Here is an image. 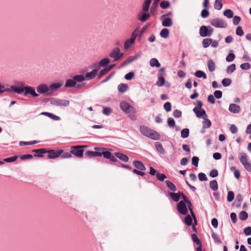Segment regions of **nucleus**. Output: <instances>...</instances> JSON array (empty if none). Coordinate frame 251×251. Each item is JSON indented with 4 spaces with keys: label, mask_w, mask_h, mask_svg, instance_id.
<instances>
[{
    "label": "nucleus",
    "mask_w": 251,
    "mask_h": 251,
    "mask_svg": "<svg viewBox=\"0 0 251 251\" xmlns=\"http://www.w3.org/2000/svg\"><path fill=\"white\" fill-rule=\"evenodd\" d=\"M15 93L21 94L25 92L24 95L27 96L30 95L33 97H37L39 95L36 93L34 87L30 86H24L23 82L21 81H16L15 82Z\"/></svg>",
    "instance_id": "nucleus-1"
},
{
    "label": "nucleus",
    "mask_w": 251,
    "mask_h": 251,
    "mask_svg": "<svg viewBox=\"0 0 251 251\" xmlns=\"http://www.w3.org/2000/svg\"><path fill=\"white\" fill-rule=\"evenodd\" d=\"M141 133L144 136L152 140H158L160 138V134L156 131L145 126L140 127Z\"/></svg>",
    "instance_id": "nucleus-2"
},
{
    "label": "nucleus",
    "mask_w": 251,
    "mask_h": 251,
    "mask_svg": "<svg viewBox=\"0 0 251 251\" xmlns=\"http://www.w3.org/2000/svg\"><path fill=\"white\" fill-rule=\"evenodd\" d=\"M120 107L124 112L128 114L132 120L135 119V114L136 111L134 107L125 101L121 102Z\"/></svg>",
    "instance_id": "nucleus-3"
},
{
    "label": "nucleus",
    "mask_w": 251,
    "mask_h": 251,
    "mask_svg": "<svg viewBox=\"0 0 251 251\" xmlns=\"http://www.w3.org/2000/svg\"><path fill=\"white\" fill-rule=\"evenodd\" d=\"M50 101L51 104L58 106H68L69 105L70 101L66 100H61L56 98H50L47 99Z\"/></svg>",
    "instance_id": "nucleus-4"
},
{
    "label": "nucleus",
    "mask_w": 251,
    "mask_h": 251,
    "mask_svg": "<svg viewBox=\"0 0 251 251\" xmlns=\"http://www.w3.org/2000/svg\"><path fill=\"white\" fill-rule=\"evenodd\" d=\"M210 24L218 28H226L227 24L225 20L221 18H214L211 20Z\"/></svg>",
    "instance_id": "nucleus-5"
},
{
    "label": "nucleus",
    "mask_w": 251,
    "mask_h": 251,
    "mask_svg": "<svg viewBox=\"0 0 251 251\" xmlns=\"http://www.w3.org/2000/svg\"><path fill=\"white\" fill-rule=\"evenodd\" d=\"M213 32V29L211 26L202 25L200 29V34L201 37L210 36Z\"/></svg>",
    "instance_id": "nucleus-6"
},
{
    "label": "nucleus",
    "mask_w": 251,
    "mask_h": 251,
    "mask_svg": "<svg viewBox=\"0 0 251 251\" xmlns=\"http://www.w3.org/2000/svg\"><path fill=\"white\" fill-rule=\"evenodd\" d=\"M37 92L39 94H44L46 96H51L53 93L49 92V87L46 84H41L36 87Z\"/></svg>",
    "instance_id": "nucleus-7"
},
{
    "label": "nucleus",
    "mask_w": 251,
    "mask_h": 251,
    "mask_svg": "<svg viewBox=\"0 0 251 251\" xmlns=\"http://www.w3.org/2000/svg\"><path fill=\"white\" fill-rule=\"evenodd\" d=\"M70 152L78 158H81L83 157L84 150L78 146H73L72 147Z\"/></svg>",
    "instance_id": "nucleus-8"
},
{
    "label": "nucleus",
    "mask_w": 251,
    "mask_h": 251,
    "mask_svg": "<svg viewBox=\"0 0 251 251\" xmlns=\"http://www.w3.org/2000/svg\"><path fill=\"white\" fill-rule=\"evenodd\" d=\"M178 211L182 215H185L188 213V209L185 202L183 201H180L177 205Z\"/></svg>",
    "instance_id": "nucleus-9"
},
{
    "label": "nucleus",
    "mask_w": 251,
    "mask_h": 251,
    "mask_svg": "<svg viewBox=\"0 0 251 251\" xmlns=\"http://www.w3.org/2000/svg\"><path fill=\"white\" fill-rule=\"evenodd\" d=\"M193 110L198 118L205 119L207 117L205 111L202 108L197 109V108H194Z\"/></svg>",
    "instance_id": "nucleus-10"
},
{
    "label": "nucleus",
    "mask_w": 251,
    "mask_h": 251,
    "mask_svg": "<svg viewBox=\"0 0 251 251\" xmlns=\"http://www.w3.org/2000/svg\"><path fill=\"white\" fill-rule=\"evenodd\" d=\"M48 153V157L49 158H55L59 156L62 153V151L50 150L47 151Z\"/></svg>",
    "instance_id": "nucleus-11"
},
{
    "label": "nucleus",
    "mask_w": 251,
    "mask_h": 251,
    "mask_svg": "<svg viewBox=\"0 0 251 251\" xmlns=\"http://www.w3.org/2000/svg\"><path fill=\"white\" fill-rule=\"evenodd\" d=\"M228 110L232 113H238L241 111V107L236 104L232 103L229 105Z\"/></svg>",
    "instance_id": "nucleus-12"
},
{
    "label": "nucleus",
    "mask_w": 251,
    "mask_h": 251,
    "mask_svg": "<svg viewBox=\"0 0 251 251\" xmlns=\"http://www.w3.org/2000/svg\"><path fill=\"white\" fill-rule=\"evenodd\" d=\"M15 86L11 85L10 88H5L4 86L0 83V94L5 92L15 93Z\"/></svg>",
    "instance_id": "nucleus-13"
},
{
    "label": "nucleus",
    "mask_w": 251,
    "mask_h": 251,
    "mask_svg": "<svg viewBox=\"0 0 251 251\" xmlns=\"http://www.w3.org/2000/svg\"><path fill=\"white\" fill-rule=\"evenodd\" d=\"M99 70V68H98L96 67V68L94 70H93L92 71L87 73L85 75V78H86L88 79H91L94 78L97 75V74Z\"/></svg>",
    "instance_id": "nucleus-14"
},
{
    "label": "nucleus",
    "mask_w": 251,
    "mask_h": 251,
    "mask_svg": "<svg viewBox=\"0 0 251 251\" xmlns=\"http://www.w3.org/2000/svg\"><path fill=\"white\" fill-rule=\"evenodd\" d=\"M133 164L134 166L138 170H141V171H145L146 170V168L143 163L138 160L134 161L133 162Z\"/></svg>",
    "instance_id": "nucleus-15"
},
{
    "label": "nucleus",
    "mask_w": 251,
    "mask_h": 251,
    "mask_svg": "<svg viewBox=\"0 0 251 251\" xmlns=\"http://www.w3.org/2000/svg\"><path fill=\"white\" fill-rule=\"evenodd\" d=\"M119 53V48H116L112 50V51L110 53L109 56L111 58H114V60L115 61L119 60L118 55Z\"/></svg>",
    "instance_id": "nucleus-16"
},
{
    "label": "nucleus",
    "mask_w": 251,
    "mask_h": 251,
    "mask_svg": "<svg viewBox=\"0 0 251 251\" xmlns=\"http://www.w3.org/2000/svg\"><path fill=\"white\" fill-rule=\"evenodd\" d=\"M115 155L116 156V157H117L118 158H119V159H120L121 160H122L125 162H127L129 160L128 157L127 155H126V154H124L122 153L116 152L115 153Z\"/></svg>",
    "instance_id": "nucleus-17"
},
{
    "label": "nucleus",
    "mask_w": 251,
    "mask_h": 251,
    "mask_svg": "<svg viewBox=\"0 0 251 251\" xmlns=\"http://www.w3.org/2000/svg\"><path fill=\"white\" fill-rule=\"evenodd\" d=\"M61 86L62 84L60 83H54L51 84L50 86H48L49 92L52 93L53 91L59 88Z\"/></svg>",
    "instance_id": "nucleus-18"
},
{
    "label": "nucleus",
    "mask_w": 251,
    "mask_h": 251,
    "mask_svg": "<svg viewBox=\"0 0 251 251\" xmlns=\"http://www.w3.org/2000/svg\"><path fill=\"white\" fill-rule=\"evenodd\" d=\"M85 154L88 157L101 156V152L100 151H87Z\"/></svg>",
    "instance_id": "nucleus-19"
},
{
    "label": "nucleus",
    "mask_w": 251,
    "mask_h": 251,
    "mask_svg": "<svg viewBox=\"0 0 251 251\" xmlns=\"http://www.w3.org/2000/svg\"><path fill=\"white\" fill-rule=\"evenodd\" d=\"M239 160L243 166L249 162L247 156L245 153H242L240 154Z\"/></svg>",
    "instance_id": "nucleus-20"
},
{
    "label": "nucleus",
    "mask_w": 251,
    "mask_h": 251,
    "mask_svg": "<svg viewBox=\"0 0 251 251\" xmlns=\"http://www.w3.org/2000/svg\"><path fill=\"white\" fill-rule=\"evenodd\" d=\"M162 25L165 27H170L173 25L172 20L170 18H165L162 22Z\"/></svg>",
    "instance_id": "nucleus-21"
},
{
    "label": "nucleus",
    "mask_w": 251,
    "mask_h": 251,
    "mask_svg": "<svg viewBox=\"0 0 251 251\" xmlns=\"http://www.w3.org/2000/svg\"><path fill=\"white\" fill-rule=\"evenodd\" d=\"M128 88V87L127 84L121 83L118 86V90L120 93H124L127 91Z\"/></svg>",
    "instance_id": "nucleus-22"
},
{
    "label": "nucleus",
    "mask_w": 251,
    "mask_h": 251,
    "mask_svg": "<svg viewBox=\"0 0 251 251\" xmlns=\"http://www.w3.org/2000/svg\"><path fill=\"white\" fill-rule=\"evenodd\" d=\"M207 67L210 72H212L215 70L216 65L214 61L212 59L208 60L207 63Z\"/></svg>",
    "instance_id": "nucleus-23"
},
{
    "label": "nucleus",
    "mask_w": 251,
    "mask_h": 251,
    "mask_svg": "<svg viewBox=\"0 0 251 251\" xmlns=\"http://www.w3.org/2000/svg\"><path fill=\"white\" fill-rule=\"evenodd\" d=\"M32 152H36L38 154H35L34 155V156L36 157H42L43 155L42 154L47 152L46 149H35L32 150Z\"/></svg>",
    "instance_id": "nucleus-24"
},
{
    "label": "nucleus",
    "mask_w": 251,
    "mask_h": 251,
    "mask_svg": "<svg viewBox=\"0 0 251 251\" xmlns=\"http://www.w3.org/2000/svg\"><path fill=\"white\" fill-rule=\"evenodd\" d=\"M110 62V60L108 58H105L101 59L99 62V65L97 66V64H95V66H97V68L98 67L100 68V67H105Z\"/></svg>",
    "instance_id": "nucleus-25"
},
{
    "label": "nucleus",
    "mask_w": 251,
    "mask_h": 251,
    "mask_svg": "<svg viewBox=\"0 0 251 251\" xmlns=\"http://www.w3.org/2000/svg\"><path fill=\"white\" fill-rule=\"evenodd\" d=\"M151 2V0H145L142 7V10L145 12H148L150 5Z\"/></svg>",
    "instance_id": "nucleus-26"
},
{
    "label": "nucleus",
    "mask_w": 251,
    "mask_h": 251,
    "mask_svg": "<svg viewBox=\"0 0 251 251\" xmlns=\"http://www.w3.org/2000/svg\"><path fill=\"white\" fill-rule=\"evenodd\" d=\"M76 83L75 80L73 78V79H69L66 80L65 86L66 87L73 88L75 86Z\"/></svg>",
    "instance_id": "nucleus-27"
},
{
    "label": "nucleus",
    "mask_w": 251,
    "mask_h": 251,
    "mask_svg": "<svg viewBox=\"0 0 251 251\" xmlns=\"http://www.w3.org/2000/svg\"><path fill=\"white\" fill-rule=\"evenodd\" d=\"M150 64L151 67H160L161 66L160 63L159 62L156 58H151L150 61Z\"/></svg>",
    "instance_id": "nucleus-28"
},
{
    "label": "nucleus",
    "mask_w": 251,
    "mask_h": 251,
    "mask_svg": "<svg viewBox=\"0 0 251 251\" xmlns=\"http://www.w3.org/2000/svg\"><path fill=\"white\" fill-rule=\"evenodd\" d=\"M180 193L181 192H179L178 193L170 192L169 195L175 201H178L180 198Z\"/></svg>",
    "instance_id": "nucleus-29"
},
{
    "label": "nucleus",
    "mask_w": 251,
    "mask_h": 251,
    "mask_svg": "<svg viewBox=\"0 0 251 251\" xmlns=\"http://www.w3.org/2000/svg\"><path fill=\"white\" fill-rule=\"evenodd\" d=\"M167 187L172 191H176V188L175 184L169 180H167L165 181Z\"/></svg>",
    "instance_id": "nucleus-30"
},
{
    "label": "nucleus",
    "mask_w": 251,
    "mask_h": 251,
    "mask_svg": "<svg viewBox=\"0 0 251 251\" xmlns=\"http://www.w3.org/2000/svg\"><path fill=\"white\" fill-rule=\"evenodd\" d=\"M155 146L157 151L161 154H164L165 151L162 144L159 142H156L155 143Z\"/></svg>",
    "instance_id": "nucleus-31"
},
{
    "label": "nucleus",
    "mask_w": 251,
    "mask_h": 251,
    "mask_svg": "<svg viewBox=\"0 0 251 251\" xmlns=\"http://www.w3.org/2000/svg\"><path fill=\"white\" fill-rule=\"evenodd\" d=\"M195 75L199 78H203V79H206L207 78L206 74L201 70L196 71L195 73Z\"/></svg>",
    "instance_id": "nucleus-32"
},
{
    "label": "nucleus",
    "mask_w": 251,
    "mask_h": 251,
    "mask_svg": "<svg viewBox=\"0 0 251 251\" xmlns=\"http://www.w3.org/2000/svg\"><path fill=\"white\" fill-rule=\"evenodd\" d=\"M160 36L164 38H167L169 35V30L167 28H163L160 33Z\"/></svg>",
    "instance_id": "nucleus-33"
},
{
    "label": "nucleus",
    "mask_w": 251,
    "mask_h": 251,
    "mask_svg": "<svg viewBox=\"0 0 251 251\" xmlns=\"http://www.w3.org/2000/svg\"><path fill=\"white\" fill-rule=\"evenodd\" d=\"M214 7L218 10L221 9L223 7L222 0H215Z\"/></svg>",
    "instance_id": "nucleus-34"
},
{
    "label": "nucleus",
    "mask_w": 251,
    "mask_h": 251,
    "mask_svg": "<svg viewBox=\"0 0 251 251\" xmlns=\"http://www.w3.org/2000/svg\"><path fill=\"white\" fill-rule=\"evenodd\" d=\"M187 204H188V208L190 210V213H191V214L193 217V218L194 219V222H195V225H197V220H196V216L193 211V209H192V205L191 204V201H188Z\"/></svg>",
    "instance_id": "nucleus-35"
},
{
    "label": "nucleus",
    "mask_w": 251,
    "mask_h": 251,
    "mask_svg": "<svg viewBox=\"0 0 251 251\" xmlns=\"http://www.w3.org/2000/svg\"><path fill=\"white\" fill-rule=\"evenodd\" d=\"M134 41L129 38L126 41L124 44V48L126 50L129 49L131 46L134 43Z\"/></svg>",
    "instance_id": "nucleus-36"
},
{
    "label": "nucleus",
    "mask_w": 251,
    "mask_h": 251,
    "mask_svg": "<svg viewBox=\"0 0 251 251\" xmlns=\"http://www.w3.org/2000/svg\"><path fill=\"white\" fill-rule=\"evenodd\" d=\"M210 187L213 191H216L218 190V183L216 180H212L209 183Z\"/></svg>",
    "instance_id": "nucleus-37"
},
{
    "label": "nucleus",
    "mask_w": 251,
    "mask_h": 251,
    "mask_svg": "<svg viewBox=\"0 0 251 251\" xmlns=\"http://www.w3.org/2000/svg\"><path fill=\"white\" fill-rule=\"evenodd\" d=\"M73 78L75 80V83H76L77 82H82L85 80V77L83 75H78L74 76Z\"/></svg>",
    "instance_id": "nucleus-38"
},
{
    "label": "nucleus",
    "mask_w": 251,
    "mask_h": 251,
    "mask_svg": "<svg viewBox=\"0 0 251 251\" xmlns=\"http://www.w3.org/2000/svg\"><path fill=\"white\" fill-rule=\"evenodd\" d=\"M212 41V39L205 38L202 40V44L203 47L206 48L209 46Z\"/></svg>",
    "instance_id": "nucleus-39"
},
{
    "label": "nucleus",
    "mask_w": 251,
    "mask_h": 251,
    "mask_svg": "<svg viewBox=\"0 0 251 251\" xmlns=\"http://www.w3.org/2000/svg\"><path fill=\"white\" fill-rule=\"evenodd\" d=\"M233 11L230 9H226L224 12V15L229 19L233 18Z\"/></svg>",
    "instance_id": "nucleus-40"
},
{
    "label": "nucleus",
    "mask_w": 251,
    "mask_h": 251,
    "mask_svg": "<svg viewBox=\"0 0 251 251\" xmlns=\"http://www.w3.org/2000/svg\"><path fill=\"white\" fill-rule=\"evenodd\" d=\"M150 17V15L148 13H144L141 16L139 17L138 19L142 22H145Z\"/></svg>",
    "instance_id": "nucleus-41"
},
{
    "label": "nucleus",
    "mask_w": 251,
    "mask_h": 251,
    "mask_svg": "<svg viewBox=\"0 0 251 251\" xmlns=\"http://www.w3.org/2000/svg\"><path fill=\"white\" fill-rule=\"evenodd\" d=\"M239 217L241 220L245 221L248 218V214L246 211H242L240 212Z\"/></svg>",
    "instance_id": "nucleus-42"
},
{
    "label": "nucleus",
    "mask_w": 251,
    "mask_h": 251,
    "mask_svg": "<svg viewBox=\"0 0 251 251\" xmlns=\"http://www.w3.org/2000/svg\"><path fill=\"white\" fill-rule=\"evenodd\" d=\"M189 135V130L188 128H184L181 131V136L183 138H187Z\"/></svg>",
    "instance_id": "nucleus-43"
},
{
    "label": "nucleus",
    "mask_w": 251,
    "mask_h": 251,
    "mask_svg": "<svg viewBox=\"0 0 251 251\" xmlns=\"http://www.w3.org/2000/svg\"><path fill=\"white\" fill-rule=\"evenodd\" d=\"M235 69H236L235 64H232L227 67V68H226V72L227 74H231L233 72H234Z\"/></svg>",
    "instance_id": "nucleus-44"
},
{
    "label": "nucleus",
    "mask_w": 251,
    "mask_h": 251,
    "mask_svg": "<svg viewBox=\"0 0 251 251\" xmlns=\"http://www.w3.org/2000/svg\"><path fill=\"white\" fill-rule=\"evenodd\" d=\"M204 119V121L203 122V128H207L210 127L211 126V121L206 118Z\"/></svg>",
    "instance_id": "nucleus-45"
},
{
    "label": "nucleus",
    "mask_w": 251,
    "mask_h": 251,
    "mask_svg": "<svg viewBox=\"0 0 251 251\" xmlns=\"http://www.w3.org/2000/svg\"><path fill=\"white\" fill-rule=\"evenodd\" d=\"M160 6L162 9H167L170 6V3L169 1L163 0L161 2Z\"/></svg>",
    "instance_id": "nucleus-46"
},
{
    "label": "nucleus",
    "mask_w": 251,
    "mask_h": 251,
    "mask_svg": "<svg viewBox=\"0 0 251 251\" xmlns=\"http://www.w3.org/2000/svg\"><path fill=\"white\" fill-rule=\"evenodd\" d=\"M193 241L199 246L201 245V243L200 240L198 238L196 234H192L191 235Z\"/></svg>",
    "instance_id": "nucleus-47"
},
{
    "label": "nucleus",
    "mask_w": 251,
    "mask_h": 251,
    "mask_svg": "<svg viewBox=\"0 0 251 251\" xmlns=\"http://www.w3.org/2000/svg\"><path fill=\"white\" fill-rule=\"evenodd\" d=\"M232 82L230 78H224L222 80V83L225 87H227L229 86Z\"/></svg>",
    "instance_id": "nucleus-48"
},
{
    "label": "nucleus",
    "mask_w": 251,
    "mask_h": 251,
    "mask_svg": "<svg viewBox=\"0 0 251 251\" xmlns=\"http://www.w3.org/2000/svg\"><path fill=\"white\" fill-rule=\"evenodd\" d=\"M185 223L188 226L192 225V218L189 215H188L186 216L184 220Z\"/></svg>",
    "instance_id": "nucleus-49"
},
{
    "label": "nucleus",
    "mask_w": 251,
    "mask_h": 251,
    "mask_svg": "<svg viewBox=\"0 0 251 251\" xmlns=\"http://www.w3.org/2000/svg\"><path fill=\"white\" fill-rule=\"evenodd\" d=\"M211 237L214 240L215 242L218 243H221L222 241L220 240V238L219 237V236L215 233V232H212L211 234Z\"/></svg>",
    "instance_id": "nucleus-50"
},
{
    "label": "nucleus",
    "mask_w": 251,
    "mask_h": 251,
    "mask_svg": "<svg viewBox=\"0 0 251 251\" xmlns=\"http://www.w3.org/2000/svg\"><path fill=\"white\" fill-rule=\"evenodd\" d=\"M167 123L168 126L170 128H173L175 126L176 123L175 120L173 118H168L167 120Z\"/></svg>",
    "instance_id": "nucleus-51"
},
{
    "label": "nucleus",
    "mask_w": 251,
    "mask_h": 251,
    "mask_svg": "<svg viewBox=\"0 0 251 251\" xmlns=\"http://www.w3.org/2000/svg\"><path fill=\"white\" fill-rule=\"evenodd\" d=\"M235 56L234 53L230 52L226 56V60L227 62H230L235 59Z\"/></svg>",
    "instance_id": "nucleus-52"
},
{
    "label": "nucleus",
    "mask_w": 251,
    "mask_h": 251,
    "mask_svg": "<svg viewBox=\"0 0 251 251\" xmlns=\"http://www.w3.org/2000/svg\"><path fill=\"white\" fill-rule=\"evenodd\" d=\"M156 176L157 179L160 181H163L165 178H166V176L165 174L159 173H156Z\"/></svg>",
    "instance_id": "nucleus-53"
},
{
    "label": "nucleus",
    "mask_w": 251,
    "mask_h": 251,
    "mask_svg": "<svg viewBox=\"0 0 251 251\" xmlns=\"http://www.w3.org/2000/svg\"><path fill=\"white\" fill-rule=\"evenodd\" d=\"M234 194L232 191H229L227 193V200L229 202H231L234 200Z\"/></svg>",
    "instance_id": "nucleus-54"
},
{
    "label": "nucleus",
    "mask_w": 251,
    "mask_h": 251,
    "mask_svg": "<svg viewBox=\"0 0 251 251\" xmlns=\"http://www.w3.org/2000/svg\"><path fill=\"white\" fill-rule=\"evenodd\" d=\"M240 67L242 70H246L250 69L251 67V64L249 63H244L241 64Z\"/></svg>",
    "instance_id": "nucleus-55"
},
{
    "label": "nucleus",
    "mask_w": 251,
    "mask_h": 251,
    "mask_svg": "<svg viewBox=\"0 0 251 251\" xmlns=\"http://www.w3.org/2000/svg\"><path fill=\"white\" fill-rule=\"evenodd\" d=\"M198 177L200 181H203L207 180V178L204 173H200L198 174Z\"/></svg>",
    "instance_id": "nucleus-56"
},
{
    "label": "nucleus",
    "mask_w": 251,
    "mask_h": 251,
    "mask_svg": "<svg viewBox=\"0 0 251 251\" xmlns=\"http://www.w3.org/2000/svg\"><path fill=\"white\" fill-rule=\"evenodd\" d=\"M243 200V197L241 194H238L236 196L235 201L238 202V204L237 205V207H240L241 205V202Z\"/></svg>",
    "instance_id": "nucleus-57"
},
{
    "label": "nucleus",
    "mask_w": 251,
    "mask_h": 251,
    "mask_svg": "<svg viewBox=\"0 0 251 251\" xmlns=\"http://www.w3.org/2000/svg\"><path fill=\"white\" fill-rule=\"evenodd\" d=\"M102 155H103L105 158L109 159V158H111V153L110 152L108 151H103L102 152H101V156Z\"/></svg>",
    "instance_id": "nucleus-58"
},
{
    "label": "nucleus",
    "mask_w": 251,
    "mask_h": 251,
    "mask_svg": "<svg viewBox=\"0 0 251 251\" xmlns=\"http://www.w3.org/2000/svg\"><path fill=\"white\" fill-rule=\"evenodd\" d=\"M165 78L163 77H158V80L156 82V85L158 86H162L164 84Z\"/></svg>",
    "instance_id": "nucleus-59"
},
{
    "label": "nucleus",
    "mask_w": 251,
    "mask_h": 251,
    "mask_svg": "<svg viewBox=\"0 0 251 251\" xmlns=\"http://www.w3.org/2000/svg\"><path fill=\"white\" fill-rule=\"evenodd\" d=\"M139 30L138 29H136L132 33L130 38L135 41L136 37L138 35Z\"/></svg>",
    "instance_id": "nucleus-60"
},
{
    "label": "nucleus",
    "mask_w": 251,
    "mask_h": 251,
    "mask_svg": "<svg viewBox=\"0 0 251 251\" xmlns=\"http://www.w3.org/2000/svg\"><path fill=\"white\" fill-rule=\"evenodd\" d=\"M134 76V73L132 72L126 74L125 76V78L126 80H129L132 79Z\"/></svg>",
    "instance_id": "nucleus-61"
},
{
    "label": "nucleus",
    "mask_w": 251,
    "mask_h": 251,
    "mask_svg": "<svg viewBox=\"0 0 251 251\" xmlns=\"http://www.w3.org/2000/svg\"><path fill=\"white\" fill-rule=\"evenodd\" d=\"M236 34L240 36H242L244 35V31L241 26H238L236 30Z\"/></svg>",
    "instance_id": "nucleus-62"
},
{
    "label": "nucleus",
    "mask_w": 251,
    "mask_h": 251,
    "mask_svg": "<svg viewBox=\"0 0 251 251\" xmlns=\"http://www.w3.org/2000/svg\"><path fill=\"white\" fill-rule=\"evenodd\" d=\"M209 15V12L208 10L206 9H204L201 11V16L203 18H207Z\"/></svg>",
    "instance_id": "nucleus-63"
},
{
    "label": "nucleus",
    "mask_w": 251,
    "mask_h": 251,
    "mask_svg": "<svg viewBox=\"0 0 251 251\" xmlns=\"http://www.w3.org/2000/svg\"><path fill=\"white\" fill-rule=\"evenodd\" d=\"M244 232L245 234L247 236L251 235V226H248L244 228Z\"/></svg>",
    "instance_id": "nucleus-64"
}]
</instances>
